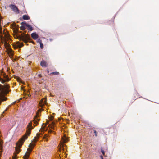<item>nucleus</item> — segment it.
I'll return each mask as SVG.
<instances>
[{
    "instance_id": "f257e3e1",
    "label": "nucleus",
    "mask_w": 159,
    "mask_h": 159,
    "mask_svg": "<svg viewBox=\"0 0 159 159\" xmlns=\"http://www.w3.org/2000/svg\"><path fill=\"white\" fill-rule=\"evenodd\" d=\"M32 121H30L28 124L27 127L26 133L23 135L21 138L19 140V141L16 143L15 147V151L13 153L12 159H16L17 155L20 151V148L21 147L25 140L27 138V136L30 135L31 130L33 129L32 126Z\"/></svg>"
},
{
    "instance_id": "f03ea898",
    "label": "nucleus",
    "mask_w": 159,
    "mask_h": 159,
    "mask_svg": "<svg viewBox=\"0 0 159 159\" xmlns=\"http://www.w3.org/2000/svg\"><path fill=\"white\" fill-rule=\"evenodd\" d=\"M40 134L37 133L36 134V136L34 138L32 141V142L30 144L29 146V148L27 149L28 152H27V153H25L24 156V159H28L30 154L33 148L35 145V143L39 140Z\"/></svg>"
},
{
    "instance_id": "7ed1b4c3",
    "label": "nucleus",
    "mask_w": 159,
    "mask_h": 159,
    "mask_svg": "<svg viewBox=\"0 0 159 159\" xmlns=\"http://www.w3.org/2000/svg\"><path fill=\"white\" fill-rule=\"evenodd\" d=\"M9 88V85L5 84L4 87L0 84V104L2 101L4 100V95L9 93L8 89Z\"/></svg>"
},
{
    "instance_id": "20e7f679",
    "label": "nucleus",
    "mask_w": 159,
    "mask_h": 159,
    "mask_svg": "<svg viewBox=\"0 0 159 159\" xmlns=\"http://www.w3.org/2000/svg\"><path fill=\"white\" fill-rule=\"evenodd\" d=\"M18 38L20 40L22 41L25 43H27L31 39L29 35L28 34L24 35V34L19 35L18 36Z\"/></svg>"
},
{
    "instance_id": "39448f33",
    "label": "nucleus",
    "mask_w": 159,
    "mask_h": 159,
    "mask_svg": "<svg viewBox=\"0 0 159 159\" xmlns=\"http://www.w3.org/2000/svg\"><path fill=\"white\" fill-rule=\"evenodd\" d=\"M5 42L4 44L6 48H7V54L9 56H10V49L9 48L10 45L8 43L7 41H8L10 39V35L9 34V33L8 32L7 34H5Z\"/></svg>"
},
{
    "instance_id": "423d86ee",
    "label": "nucleus",
    "mask_w": 159,
    "mask_h": 159,
    "mask_svg": "<svg viewBox=\"0 0 159 159\" xmlns=\"http://www.w3.org/2000/svg\"><path fill=\"white\" fill-rule=\"evenodd\" d=\"M2 74H3L2 75H3L4 79H3L0 77V81H1L2 83H4L5 82L8 81L9 80V79L7 75L4 73H2Z\"/></svg>"
},
{
    "instance_id": "0eeeda50",
    "label": "nucleus",
    "mask_w": 159,
    "mask_h": 159,
    "mask_svg": "<svg viewBox=\"0 0 159 159\" xmlns=\"http://www.w3.org/2000/svg\"><path fill=\"white\" fill-rule=\"evenodd\" d=\"M11 9L16 14L19 13V10L17 7L14 5L11 4Z\"/></svg>"
},
{
    "instance_id": "6e6552de",
    "label": "nucleus",
    "mask_w": 159,
    "mask_h": 159,
    "mask_svg": "<svg viewBox=\"0 0 159 159\" xmlns=\"http://www.w3.org/2000/svg\"><path fill=\"white\" fill-rule=\"evenodd\" d=\"M11 28H12L13 30V32L15 33H16L17 31H18V28L16 26V25L14 23L12 24H11Z\"/></svg>"
},
{
    "instance_id": "1a4fd4ad",
    "label": "nucleus",
    "mask_w": 159,
    "mask_h": 159,
    "mask_svg": "<svg viewBox=\"0 0 159 159\" xmlns=\"http://www.w3.org/2000/svg\"><path fill=\"white\" fill-rule=\"evenodd\" d=\"M46 101H47V100L46 98H44L42 99L40 101V102L39 103V106L41 107H43L46 104Z\"/></svg>"
},
{
    "instance_id": "9d476101",
    "label": "nucleus",
    "mask_w": 159,
    "mask_h": 159,
    "mask_svg": "<svg viewBox=\"0 0 159 159\" xmlns=\"http://www.w3.org/2000/svg\"><path fill=\"white\" fill-rule=\"evenodd\" d=\"M21 25H24L28 28V29L30 31H32L33 30V27L30 25H29L25 22H22Z\"/></svg>"
},
{
    "instance_id": "9b49d317",
    "label": "nucleus",
    "mask_w": 159,
    "mask_h": 159,
    "mask_svg": "<svg viewBox=\"0 0 159 159\" xmlns=\"http://www.w3.org/2000/svg\"><path fill=\"white\" fill-rule=\"evenodd\" d=\"M39 115L38 112H37L36 115L34 117V120H33L34 124H36V125L38 124V122L39 121V120L38 119H37V118L39 116Z\"/></svg>"
},
{
    "instance_id": "f8f14e48",
    "label": "nucleus",
    "mask_w": 159,
    "mask_h": 159,
    "mask_svg": "<svg viewBox=\"0 0 159 159\" xmlns=\"http://www.w3.org/2000/svg\"><path fill=\"white\" fill-rule=\"evenodd\" d=\"M40 65L42 67H46L48 66V64L47 62L44 61H42L40 62Z\"/></svg>"
},
{
    "instance_id": "ddd939ff",
    "label": "nucleus",
    "mask_w": 159,
    "mask_h": 159,
    "mask_svg": "<svg viewBox=\"0 0 159 159\" xmlns=\"http://www.w3.org/2000/svg\"><path fill=\"white\" fill-rule=\"evenodd\" d=\"M31 36L34 40L36 39L39 37L38 35L35 33H33L31 34Z\"/></svg>"
},
{
    "instance_id": "4468645a",
    "label": "nucleus",
    "mask_w": 159,
    "mask_h": 159,
    "mask_svg": "<svg viewBox=\"0 0 159 159\" xmlns=\"http://www.w3.org/2000/svg\"><path fill=\"white\" fill-rule=\"evenodd\" d=\"M68 141V139L66 137H65L64 138L63 137L61 140L62 142L63 143H65L67 142Z\"/></svg>"
},
{
    "instance_id": "2eb2a0df",
    "label": "nucleus",
    "mask_w": 159,
    "mask_h": 159,
    "mask_svg": "<svg viewBox=\"0 0 159 159\" xmlns=\"http://www.w3.org/2000/svg\"><path fill=\"white\" fill-rule=\"evenodd\" d=\"M23 18L24 20H28L30 19V17L28 15H25L23 16Z\"/></svg>"
},
{
    "instance_id": "dca6fc26",
    "label": "nucleus",
    "mask_w": 159,
    "mask_h": 159,
    "mask_svg": "<svg viewBox=\"0 0 159 159\" xmlns=\"http://www.w3.org/2000/svg\"><path fill=\"white\" fill-rule=\"evenodd\" d=\"M51 123L52 124V125L49 124V126L50 128H51L52 129L54 130L55 128H54V125H55V123L52 121V122Z\"/></svg>"
},
{
    "instance_id": "f3484780",
    "label": "nucleus",
    "mask_w": 159,
    "mask_h": 159,
    "mask_svg": "<svg viewBox=\"0 0 159 159\" xmlns=\"http://www.w3.org/2000/svg\"><path fill=\"white\" fill-rule=\"evenodd\" d=\"M59 73L58 72H54L51 73L50 74V75H59Z\"/></svg>"
},
{
    "instance_id": "a211bd4d",
    "label": "nucleus",
    "mask_w": 159,
    "mask_h": 159,
    "mask_svg": "<svg viewBox=\"0 0 159 159\" xmlns=\"http://www.w3.org/2000/svg\"><path fill=\"white\" fill-rule=\"evenodd\" d=\"M22 26L20 27V29L21 30H23L25 29L26 28L25 26L24 25H21Z\"/></svg>"
},
{
    "instance_id": "6ab92c4d",
    "label": "nucleus",
    "mask_w": 159,
    "mask_h": 159,
    "mask_svg": "<svg viewBox=\"0 0 159 159\" xmlns=\"http://www.w3.org/2000/svg\"><path fill=\"white\" fill-rule=\"evenodd\" d=\"M11 50V59L13 62H14V61L15 60L12 57H11L12 55H13L12 53V49L11 48L10 49Z\"/></svg>"
},
{
    "instance_id": "aec40b11",
    "label": "nucleus",
    "mask_w": 159,
    "mask_h": 159,
    "mask_svg": "<svg viewBox=\"0 0 159 159\" xmlns=\"http://www.w3.org/2000/svg\"><path fill=\"white\" fill-rule=\"evenodd\" d=\"M48 134H45L44 136L43 137V138L45 139L47 141L48 140Z\"/></svg>"
},
{
    "instance_id": "412c9836",
    "label": "nucleus",
    "mask_w": 159,
    "mask_h": 159,
    "mask_svg": "<svg viewBox=\"0 0 159 159\" xmlns=\"http://www.w3.org/2000/svg\"><path fill=\"white\" fill-rule=\"evenodd\" d=\"M7 109H6L3 112V114H2L1 115V117H3L4 116V115H3L4 114H5V112L6 111H7Z\"/></svg>"
},
{
    "instance_id": "4be33fe9",
    "label": "nucleus",
    "mask_w": 159,
    "mask_h": 159,
    "mask_svg": "<svg viewBox=\"0 0 159 159\" xmlns=\"http://www.w3.org/2000/svg\"><path fill=\"white\" fill-rule=\"evenodd\" d=\"M37 42L39 43V44H40L41 43H42V41L40 39H38L37 41Z\"/></svg>"
},
{
    "instance_id": "5701e85b",
    "label": "nucleus",
    "mask_w": 159,
    "mask_h": 159,
    "mask_svg": "<svg viewBox=\"0 0 159 159\" xmlns=\"http://www.w3.org/2000/svg\"><path fill=\"white\" fill-rule=\"evenodd\" d=\"M93 131H94V133L95 134V136L97 137V131L95 130H94Z\"/></svg>"
},
{
    "instance_id": "b1692460",
    "label": "nucleus",
    "mask_w": 159,
    "mask_h": 159,
    "mask_svg": "<svg viewBox=\"0 0 159 159\" xmlns=\"http://www.w3.org/2000/svg\"><path fill=\"white\" fill-rule=\"evenodd\" d=\"M40 47L41 48V49L43 48V44L42 43H41L40 44Z\"/></svg>"
},
{
    "instance_id": "393cba45",
    "label": "nucleus",
    "mask_w": 159,
    "mask_h": 159,
    "mask_svg": "<svg viewBox=\"0 0 159 159\" xmlns=\"http://www.w3.org/2000/svg\"><path fill=\"white\" fill-rule=\"evenodd\" d=\"M101 152H102V153L103 155H105L104 151L102 149H101Z\"/></svg>"
},
{
    "instance_id": "a878e982",
    "label": "nucleus",
    "mask_w": 159,
    "mask_h": 159,
    "mask_svg": "<svg viewBox=\"0 0 159 159\" xmlns=\"http://www.w3.org/2000/svg\"><path fill=\"white\" fill-rule=\"evenodd\" d=\"M49 132L50 133H52L53 132V131L51 130H49Z\"/></svg>"
},
{
    "instance_id": "bb28decb",
    "label": "nucleus",
    "mask_w": 159,
    "mask_h": 159,
    "mask_svg": "<svg viewBox=\"0 0 159 159\" xmlns=\"http://www.w3.org/2000/svg\"><path fill=\"white\" fill-rule=\"evenodd\" d=\"M45 128H43L41 129V131H45Z\"/></svg>"
},
{
    "instance_id": "cd10ccee",
    "label": "nucleus",
    "mask_w": 159,
    "mask_h": 159,
    "mask_svg": "<svg viewBox=\"0 0 159 159\" xmlns=\"http://www.w3.org/2000/svg\"><path fill=\"white\" fill-rule=\"evenodd\" d=\"M38 76L39 77H41L42 76H41V75L40 74H39L38 75Z\"/></svg>"
},
{
    "instance_id": "c85d7f7f",
    "label": "nucleus",
    "mask_w": 159,
    "mask_h": 159,
    "mask_svg": "<svg viewBox=\"0 0 159 159\" xmlns=\"http://www.w3.org/2000/svg\"><path fill=\"white\" fill-rule=\"evenodd\" d=\"M2 145V143L1 142H0V146H1Z\"/></svg>"
},
{
    "instance_id": "c756f323",
    "label": "nucleus",
    "mask_w": 159,
    "mask_h": 159,
    "mask_svg": "<svg viewBox=\"0 0 159 159\" xmlns=\"http://www.w3.org/2000/svg\"><path fill=\"white\" fill-rule=\"evenodd\" d=\"M15 102H13V103L12 104H15Z\"/></svg>"
},
{
    "instance_id": "7c9ffc66",
    "label": "nucleus",
    "mask_w": 159,
    "mask_h": 159,
    "mask_svg": "<svg viewBox=\"0 0 159 159\" xmlns=\"http://www.w3.org/2000/svg\"><path fill=\"white\" fill-rule=\"evenodd\" d=\"M23 44H22H22H21V47H22V46H23Z\"/></svg>"
},
{
    "instance_id": "2f4dec72",
    "label": "nucleus",
    "mask_w": 159,
    "mask_h": 159,
    "mask_svg": "<svg viewBox=\"0 0 159 159\" xmlns=\"http://www.w3.org/2000/svg\"><path fill=\"white\" fill-rule=\"evenodd\" d=\"M47 72H48V73L49 72V71H47Z\"/></svg>"
},
{
    "instance_id": "473e14b6",
    "label": "nucleus",
    "mask_w": 159,
    "mask_h": 159,
    "mask_svg": "<svg viewBox=\"0 0 159 159\" xmlns=\"http://www.w3.org/2000/svg\"><path fill=\"white\" fill-rule=\"evenodd\" d=\"M12 72H13V73H14V72L13 71V70H12Z\"/></svg>"
},
{
    "instance_id": "72a5a7b5",
    "label": "nucleus",
    "mask_w": 159,
    "mask_h": 159,
    "mask_svg": "<svg viewBox=\"0 0 159 159\" xmlns=\"http://www.w3.org/2000/svg\"><path fill=\"white\" fill-rule=\"evenodd\" d=\"M31 42H32V43H34V42H33V41H32Z\"/></svg>"
}]
</instances>
